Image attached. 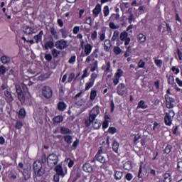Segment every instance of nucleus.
Segmentation results:
<instances>
[{"label":"nucleus","mask_w":182,"mask_h":182,"mask_svg":"<svg viewBox=\"0 0 182 182\" xmlns=\"http://www.w3.org/2000/svg\"><path fill=\"white\" fill-rule=\"evenodd\" d=\"M32 85H33V82L31 81V78L28 77V79L23 80L21 87V85H16V93H17V97L21 103H24L25 96L29 93L28 86H32Z\"/></svg>","instance_id":"1"},{"label":"nucleus","mask_w":182,"mask_h":182,"mask_svg":"<svg viewBox=\"0 0 182 182\" xmlns=\"http://www.w3.org/2000/svg\"><path fill=\"white\" fill-rule=\"evenodd\" d=\"M174 116H176V113H174V111L173 110L166 112L164 117V123L166 126H171V124H173V119H174Z\"/></svg>","instance_id":"2"},{"label":"nucleus","mask_w":182,"mask_h":182,"mask_svg":"<svg viewBox=\"0 0 182 182\" xmlns=\"http://www.w3.org/2000/svg\"><path fill=\"white\" fill-rule=\"evenodd\" d=\"M41 95L45 99H50L53 96V90L48 85H45L41 89Z\"/></svg>","instance_id":"3"},{"label":"nucleus","mask_w":182,"mask_h":182,"mask_svg":"<svg viewBox=\"0 0 182 182\" xmlns=\"http://www.w3.org/2000/svg\"><path fill=\"white\" fill-rule=\"evenodd\" d=\"M117 93L119 95V96H122V97H124V96L129 93V91L127 90V88H126V85H124V83H119L117 87Z\"/></svg>","instance_id":"4"},{"label":"nucleus","mask_w":182,"mask_h":182,"mask_svg":"<svg viewBox=\"0 0 182 182\" xmlns=\"http://www.w3.org/2000/svg\"><path fill=\"white\" fill-rule=\"evenodd\" d=\"M58 158L55 154H50L48 156V166L49 167H53L58 164Z\"/></svg>","instance_id":"5"},{"label":"nucleus","mask_w":182,"mask_h":182,"mask_svg":"<svg viewBox=\"0 0 182 182\" xmlns=\"http://www.w3.org/2000/svg\"><path fill=\"white\" fill-rule=\"evenodd\" d=\"M103 150L102 149H100L97 154L95 155V156L94 157L93 160H92V163L93 161H99L100 163H102V164H105V163H106V158H105V156H103Z\"/></svg>","instance_id":"6"},{"label":"nucleus","mask_w":182,"mask_h":182,"mask_svg":"<svg viewBox=\"0 0 182 182\" xmlns=\"http://www.w3.org/2000/svg\"><path fill=\"white\" fill-rule=\"evenodd\" d=\"M165 100H166V107L167 109H173L174 107V102L176 100L174 98L171 97L168 95H165Z\"/></svg>","instance_id":"7"},{"label":"nucleus","mask_w":182,"mask_h":182,"mask_svg":"<svg viewBox=\"0 0 182 182\" xmlns=\"http://www.w3.org/2000/svg\"><path fill=\"white\" fill-rule=\"evenodd\" d=\"M119 38L122 42H124L125 46H127L130 43V37H129V33L127 31L122 32Z\"/></svg>","instance_id":"8"},{"label":"nucleus","mask_w":182,"mask_h":182,"mask_svg":"<svg viewBox=\"0 0 182 182\" xmlns=\"http://www.w3.org/2000/svg\"><path fill=\"white\" fill-rule=\"evenodd\" d=\"M92 79H96L99 76V68L97 67V60L92 63Z\"/></svg>","instance_id":"9"},{"label":"nucleus","mask_w":182,"mask_h":182,"mask_svg":"<svg viewBox=\"0 0 182 182\" xmlns=\"http://www.w3.org/2000/svg\"><path fill=\"white\" fill-rule=\"evenodd\" d=\"M103 16V14H102V4H97L95 9L92 10V16L94 18H97V16Z\"/></svg>","instance_id":"10"},{"label":"nucleus","mask_w":182,"mask_h":182,"mask_svg":"<svg viewBox=\"0 0 182 182\" xmlns=\"http://www.w3.org/2000/svg\"><path fill=\"white\" fill-rule=\"evenodd\" d=\"M55 46L57 49H60L63 50V49H66L68 48V41L62 39L55 43Z\"/></svg>","instance_id":"11"},{"label":"nucleus","mask_w":182,"mask_h":182,"mask_svg":"<svg viewBox=\"0 0 182 182\" xmlns=\"http://www.w3.org/2000/svg\"><path fill=\"white\" fill-rule=\"evenodd\" d=\"M110 115L109 114H105L104 116V121L102 122V129L106 130L107 127H109V123H110Z\"/></svg>","instance_id":"12"},{"label":"nucleus","mask_w":182,"mask_h":182,"mask_svg":"<svg viewBox=\"0 0 182 182\" xmlns=\"http://www.w3.org/2000/svg\"><path fill=\"white\" fill-rule=\"evenodd\" d=\"M4 95L6 97V103H8L9 105H12V102H14V97L12 96V93L6 90L4 92Z\"/></svg>","instance_id":"13"},{"label":"nucleus","mask_w":182,"mask_h":182,"mask_svg":"<svg viewBox=\"0 0 182 182\" xmlns=\"http://www.w3.org/2000/svg\"><path fill=\"white\" fill-rule=\"evenodd\" d=\"M23 32L26 35H33L35 33V28L26 26L23 27Z\"/></svg>","instance_id":"14"},{"label":"nucleus","mask_w":182,"mask_h":182,"mask_svg":"<svg viewBox=\"0 0 182 182\" xmlns=\"http://www.w3.org/2000/svg\"><path fill=\"white\" fill-rule=\"evenodd\" d=\"M55 171L57 175L60 176L61 177H65V172H63V168H62V165H57L55 167Z\"/></svg>","instance_id":"15"},{"label":"nucleus","mask_w":182,"mask_h":182,"mask_svg":"<svg viewBox=\"0 0 182 182\" xmlns=\"http://www.w3.org/2000/svg\"><path fill=\"white\" fill-rule=\"evenodd\" d=\"M92 124L93 129H95V130L99 129L100 127H102V123L100 120L96 119V118L92 119Z\"/></svg>","instance_id":"16"},{"label":"nucleus","mask_w":182,"mask_h":182,"mask_svg":"<svg viewBox=\"0 0 182 182\" xmlns=\"http://www.w3.org/2000/svg\"><path fill=\"white\" fill-rule=\"evenodd\" d=\"M92 119H96V117L100 113V107L96 105L92 108Z\"/></svg>","instance_id":"17"},{"label":"nucleus","mask_w":182,"mask_h":182,"mask_svg":"<svg viewBox=\"0 0 182 182\" xmlns=\"http://www.w3.org/2000/svg\"><path fill=\"white\" fill-rule=\"evenodd\" d=\"M57 107L58 110L60 112H65V110H66V107H68V105L66 103H65V102L60 101L58 103Z\"/></svg>","instance_id":"18"},{"label":"nucleus","mask_w":182,"mask_h":182,"mask_svg":"<svg viewBox=\"0 0 182 182\" xmlns=\"http://www.w3.org/2000/svg\"><path fill=\"white\" fill-rule=\"evenodd\" d=\"M42 36H43V31H41L37 35L33 36V39L36 41V43L42 42Z\"/></svg>","instance_id":"19"},{"label":"nucleus","mask_w":182,"mask_h":182,"mask_svg":"<svg viewBox=\"0 0 182 182\" xmlns=\"http://www.w3.org/2000/svg\"><path fill=\"white\" fill-rule=\"evenodd\" d=\"M123 168L127 170V171H130L133 168V164L131 161H127L124 164Z\"/></svg>","instance_id":"20"},{"label":"nucleus","mask_w":182,"mask_h":182,"mask_svg":"<svg viewBox=\"0 0 182 182\" xmlns=\"http://www.w3.org/2000/svg\"><path fill=\"white\" fill-rule=\"evenodd\" d=\"M63 122V117L62 115H58L53 118V122L54 124H59Z\"/></svg>","instance_id":"21"},{"label":"nucleus","mask_w":182,"mask_h":182,"mask_svg":"<svg viewBox=\"0 0 182 182\" xmlns=\"http://www.w3.org/2000/svg\"><path fill=\"white\" fill-rule=\"evenodd\" d=\"M112 48V41L110 40H105L104 43V49L105 52H109Z\"/></svg>","instance_id":"22"},{"label":"nucleus","mask_w":182,"mask_h":182,"mask_svg":"<svg viewBox=\"0 0 182 182\" xmlns=\"http://www.w3.org/2000/svg\"><path fill=\"white\" fill-rule=\"evenodd\" d=\"M33 171L42 169V162L41 161H36L33 164Z\"/></svg>","instance_id":"23"},{"label":"nucleus","mask_w":182,"mask_h":182,"mask_svg":"<svg viewBox=\"0 0 182 182\" xmlns=\"http://www.w3.org/2000/svg\"><path fill=\"white\" fill-rule=\"evenodd\" d=\"M166 77H168V85H171V86H177L176 85V82H174V75L173 74H170L169 75H167Z\"/></svg>","instance_id":"24"},{"label":"nucleus","mask_w":182,"mask_h":182,"mask_svg":"<svg viewBox=\"0 0 182 182\" xmlns=\"http://www.w3.org/2000/svg\"><path fill=\"white\" fill-rule=\"evenodd\" d=\"M26 117V110L25 108H21L18 111V119H25Z\"/></svg>","instance_id":"25"},{"label":"nucleus","mask_w":182,"mask_h":182,"mask_svg":"<svg viewBox=\"0 0 182 182\" xmlns=\"http://www.w3.org/2000/svg\"><path fill=\"white\" fill-rule=\"evenodd\" d=\"M0 60L1 63H3V65H7V63H9L11 62V57L3 55L1 56Z\"/></svg>","instance_id":"26"},{"label":"nucleus","mask_w":182,"mask_h":182,"mask_svg":"<svg viewBox=\"0 0 182 182\" xmlns=\"http://www.w3.org/2000/svg\"><path fill=\"white\" fill-rule=\"evenodd\" d=\"M82 168L85 173H92V165H90L89 163H85L83 165Z\"/></svg>","instance_id":"27"},{"label":"nucleus","mask_w":182,"mask_h":182,"mask_svg":"<svg viewBox=\"0 0 182 182\" xmlns=\"http://www.w3.org/2000/svg\"><path fill=\"white\" fill-rule=\"evenodd\" d=\"M53 46H55V43L53 41H49L45 43L44 48L46 50H48V49H52Z\"/></svg>","instance_id":"28"},{"label":"nucleus","mask_w":182,"mask_h":182,"mask_svg":"<svg viewBox=\"0 0 182 182\" xmlns=\"http://www.w3.org/2000/svg\"><path fill=\"white\" fill-rule=\"evenodd\" d=\"M119 146H120L119 142H117L116 140H114L112 143V150L114 153H119Z\"/></svg>","instance_id":"29"},{"label":"nucleus","mask_w":182,"mask_h":182,"mask_svg":"<svg viewBox=\"0 0 182 182\" xmlns=\"http://www.w3.org/2000/svg\"><path fill=\"white\" fill-rule=\"evenodd\" d=\"M147 107H149V105H147L144 100H140L139 102L137 109H147Z\"/></svg>","instance_id":"30"},{"label":"nucleus","mask_w":182,"mask_h":182,"mask_svg":"<svg viewBox=\"0 0 182 182\" xmlns=\"http://www.w3.org/2000/svg\"><path fill=\"white\" fill-rule=\"evenodd\" d=\"M162 181L163 182H171V175H170V173H165L163 176H162Z\"/></svg>","instance_id":"31"},{"label":"nucleus","mask_w":182,"mask_h":182,"mask_svg":"<svg viewBox=\"0 0 182 182\" xmlns=\"http://www.w3.org/2000/svg\"><path fill=\"white\" fill-rule=\"evenodd\" d=\"M60 132L61 134H70V133H72V131L69 129V128H66L65 127H61Z\"/></svg>","instance_id":"32"},{"label":"nucleus","mask_w":182,"mask_h":182,"mask_svg":"<svg viewBox=\"0 0 182 182\" xmlns=\"http://www.w3.org/2000/svg\"><path fill=\"white\" fill-rule=\"evenodd\" d=\"M50 32L51 35H53L54 39L58 40L59 39V36L58 35V31L55 29V27H51L50 28Z\"/></svg>","instance_id":"33"},{"label":"nucleus","mask_w":182,"mask_h":182,"mask_svg":"<svg viewBox=\"0 0 182 182\" xmlns=\"http://www.w3.org/2000/svg\"><path fill=\"white\" fill-rule=\"evenodd\" d=\"M172 149H173V146H171V144H167V146L163 150L164 154H169L170 153H171Z\"/></svg>","instance_id":"34"},{"label":"nucleus","mask_w":182,"mask_h":182,"mask_svg":"<svg viewBox=\"0 0 182 182\" xmlns=\"http://www.w3.org/2000/svg\"><path fill=\"white\" fill-rule=\"evenodd\" d=\"M92 123V110H90L89 119L85 121V127H89Z\"/></svg>","instance_id":"35"},{"label":"nucleus","mask_w":182,"mask_h":182,"mask_svg":"<svg viewBox=\"0 0 182 182\" xmlns=\"http://www.w3.org/2000/svg\"><path fill=\"white\" fill-rule=\"evenodd\" d=\"M98 35L100 36V41L103 42L106 39V29H103L101 32L98 33Z\"/></svg>","instance_id":"36"},{"label":"nucleus","mask_w":182,"mask_h":182,"mask_svg":"<svg viewBox=\"0 0 182 182\" xmlns=\"http://www.w3.org/2000/svg\"><path fill=\"white\" fill-rule=\"evenodd\" d=\"M138 41H140V43H144L146 41V37L144 34L140 33L138 34Z\"/></svg>","instance_id":"37"},{"label":"nucleus","mask_w":182,"mask_h":182,"mask_svg":"<svg viewBox=\"0 0 182 182\" xmlns=\"http://www.w3.org/2000/svg\"><path fill=\"white\" fill-rule=\"evenodd\" d=\"M114 176L115 180H122V177H123V172L120 171H116Z\"/></svg>","instance_id":"38"},{"label":"nucleus","mask_w":182,"mask_h":182,"mask_svg":"<svg viewBox=\"0 0 182 182\" xmlns=\"http://www.w3.org/2000/svg\"><path fill=\"white\" fill-rule=\"evenodd\" d=\"M64 139V141H65V143H67V144H72V140H73V137L70 135H65L63 136Z\"/></svg>","instance_id":"39"},{"label":"nucleus","mask_w":182,"mask_h":182,"mask_svg":"<svg viewBox=\"0 0 182 182\" xmlns=\"http://www.w3.org/2000/svg\"><path fill=\"white\" fill-rule=\"evenodd\" d=\"M123 75H124V72L123 71V70L119 68L117 70V72L114 74V77H118L120 79V77H122Z\"/></svg>","instance_id":"40"},{"label":"nucleus","mask_w":182,"mask_h":182,"mask_svg":"<svg viewBox=\"0 0 182 182\" xmlns=\"http://www.w3.org/2000/svg\"><path fill=\"white\" fill-rule=\"evenodd\" d=\"M172 134L174 136H178L180 134V132H178V126H173L171 129Z\"/></svg>","instance_id":"41"},{"label":"nucleus","mask_w":182,"mask_h":182,"mask_svg":"<svg viewBox=\"0 0 182 182\" xmlns=\"http://www.w3.org/2000/svg\"><path fill=\"white\" fill-rule=\"evenodd\" d=\"M85 55H90V53L92 52V46L90 44H87L85 46Z\"/></svg>","instance_id":"42"},{"label":"nucleus","mask_w":182,"mask_h":182,"mask_svg":"<svg viewBox=\"0 0 182 182\" xmlns=\"http://www.w3.org/2000/svg\"><path fill=\"white\" fill-rule=\"evenodd\" d=\"M109 19L113 22H114V21H119V19H120V15H119V14H113L111 15Z\"/></svg>","instance_id":"43"},{"label":"nucleus","mask_w":182,"mask_h":182,"mask_svg":"<svg viewBox=\"0 0 182 182\" xmlns=\"http://www.w3.org/2000/svg\"><path fill=\"white\" fill-rule=\"evenodd\" d=\"M107 132L109 134H114L117 133V129H116V127H109Z\"/></svg>","instance_id":"44"},{"label":"nucleus","mask_w":182,"mask_h":182,"mask_svg":"<svg viewBox=\"0 0 182 182\" xmlns=\"http://www.w3.org/2000/svg\"><path fill=\"white\" fill-rule=\"evenodd\" d=\"M23 127V123L22 122V121H17L16 122L15 129H16L17 130H21V129H22Z\"/></svg>","instance_id":"45"},{"label":"nucleus","mask_w":182,"mask_h":182,"mask_svg":"<svg viewBox=\"0 0 182 182\" xmlns=\"http://www.w3.org/2000/svg\"><path fill=\"white\" fill-rule=\"evenodd\" d=\"M65 161H67L68 164V166L69 167V168H72V167H73V166L75 165V161H73V160H72L70 158H68L65 159Z\"/></svg>","instance_id":"46"},{"label":"nucleus","mask_w":182,"mask_h":182,"mask_svg":"<svg viewBox=\"0 0 182 182\" xmlns=\"http://www.w3.org/2000/svg\"><path fill=\"white\" fill-rule=\"evenodd\" d=\"M154 63L157 68H161L163 66V60L161 59H155Z\"/></svg>","instance_id":"47"},{"label":"nucleus","mask_w":182,"mask_h":182,"mask_svg":"<svg viewBox=\"0 0 182 182\" xmlns=\"http://www.w3.org/2000/svg\"><path fill=\"white\" fill-rule=\"evenodd\" d=\"M117 38H119V31H115L113 33L111 41L114 42V41H117Z\"/></svg>","instance_id":"48"},{"label":"nucleus","mask_w":182,"mask_h":182,"mask_svg":"<svg viewBox=\"0 0 182 182\" xmlns=\"http://www.w3.org/2000/svg\"><path fill=\"white\" fill-rule=\"evenodd\" d=\"M36 177H42L43 175V171H42V169H37L36 171H34Z\"/></svg>","instance_id":"49"},{"label":"nucleus","mask_w":182,"mask_h":182,"mask_svg":"<svg viewBox=\"0 0 182 182\" xmlns=\"http://www.w3.org/2000/svg\"><path fill=\"white\" fill-rule=\"evenodd\" d=\"M8 72V70L4 65H0V76L1 75H5Z\"/></svg>","instance_id":"50"},{"label":"nucleus","mask_w":182,"mask_h":182,"mask_svg":"<svg viewBox=\"0 0 182 182\" xmlns=\"http://www.w3.org/2000/svg\"><path fill=\"white\" fill-rule=\"evenodd\" d=\"M103 12L104 16H109V14L110 13V11L109 10V6H104Z\"/></svg>","instance_id":"51"},{"label":"nucleus","mask_w":182,"mask_h":182,"mask_svg":"<svg viewBox=\"0 0 182 182\" xmlns=\"http://www.w3.org/2000/svg\"><path fill=\"white\" fill-rule=\"evenodd\" d=\"M113 50L115 55H120L122 53V50L120 49V47L114 46Z\"/></svg>","instance_id":"52"},{"label":"nucleus","mask_w":182,"mask_h":182,"mask_svg":"<svg viewBox=\"0 0 182 182\" xmlns=\"http://www.w3.org/2000/svg\"><path fill=\"white\" fill-rule=\"evenodd\" d=\"M73 79H75V73H71L68 76V82L72 83V82H73Z\"/></svg>","instance_id":"53"},{"label":"nucleus","mask_w":182,"mask_h":182,"mask_svg":"<svg viewBox=\"0 0 182 182\" xmlns=\"http://www.w3.org/2000/svg\"><path fill=\"white\" fill-rule=\"evenodd\" d=\"M51 53L54 58H58L60 52H59V50H56L55 48H53L51 51Z\"/></svg>","instance_id":"54"},{"label":"nucleus","mask_w":182,"mask_h":182,"mask_svg":"<svg viewBox=\"0 0 182 182\" xmlns=\"http://www.w3.org/2000/svg\"><path fill=\"white\" fill-rule=\"evenodd\" d=\"M171 70L174 75H178L180 73V69L178 68H176V66H173L171 68Z\"/></svg>","instance_id":"55"},{"label":"nucleus","mask_w":182,"mask_h":182,"mask_svg":"<svg viewBox=\"0 0 182 182\" xmlns=\"http://www.w3.org/2000/svg\"><path fill=\"white\" fill-rule=\"evenodd\" d=\"M144 66H146V62L143 61V60H140L138 63V68L144 69Z\"/></svg>","instance_id":"56"},{"label":"nucleus","mask_w":182,"mask_h":182,"mask_svg":"<svg viewBox=\"0 0 182 182\" xmlns=\"http://www.w3.org/2000/svg\"><path fill=\"white\" fill-rule=\"evenodd\" d=\"M125 178L126 180H127V181H132V180H133V174L130 173H127L125 176Z\"/></svg>","instance_id":"57"},{"label":"nucleus","mask_w":182,"mask_h":182,"mask_svg":"<svg viewBox=\"0 0 182 182\" xmlns=\"http://www.w3.org/2000/svg\"><path fill=\"white\" fill-rule=\"evenodd\" d=\"M23 163L20 162L18 163V165L17 166V168L19 171H22V170L23 171V172H25V168H23Z\"/></svg>","instance_id":"58"},{"label":"nucleus","mask_w":182,"mask_h":182,"mask_svg":"<svg viewBox=\"0 0 182 182\" xmlns=\"http://www.w3.org/2000/svg\"><path fill=\"white\" fill-rule=\"evenodd\" d=\"M128 21L129 23H132V22H134V21H136V17H134V15L133 14L129 16Z\"/></svg>","instance_id":"59"},{"label":"nucleus","mask_w":182,"mask_h":182,"mask_svg":"<svg viewBox=\"0 0 182 182\" xmlns=\"http://www.w3.org/2000/svg\"><path fill=\"white\" fill-rule=\"evenodd\" d=\"M41 163L45 164V163H47L48 164V156H46V154H43L41 156Z\"/></svg>","instance_id":"60"},{"label":"nucleus","mask_w":182,"mask_h":182,"mask_svg":"<svg viewBox=\"0 0 182 182\" xmlns=\"http://www.w3.org/2000/svg\"><path fill=\"white\" fill-rule=\"evenodd\" d=\"M109 26L111 29H119V26H116L114 22H110Z\"/></svg>","instance_id":"61"},{"label":"nucleus","mask_w":182,"mask_h":182,"mask_svg":"<svg viewBox=\"0 0 182 182\" xmlns=\"http://www.w3.org/2000/svg\"><path fill=\"white\" fill-rule=\"evenodd\" d=\"M92 58H98L99 56V48H96L92 53Z\"/></svg>","instance_id":"62"},{"label":"nucleus","mask_w":182,"mask_h":182,"mask_svg":"<svg viewBox=\"0 0 182 182\" xmlns=\"http://www.w3.org/2000/svg\"><path fill=\"white\" fill-rule=\"evenodd\" d=\"M44 58H45L46 60H47V62H52V55L46 54Z\"/></svg>","instance_id":"63"},{"label":"nucleus","mask_w":182,"mask_h":182,"mask_svg":"<svg viewBox=\"0 0 182 182\" xmlns=\"http://www.w3.org/2000/svg\"><path fill=\"white\" fill-rule=\"evenodd\" d=\"M177 168L179 173H182V161L178 162Z\"/></svg>","instance_id":"64"}]
</instances>
